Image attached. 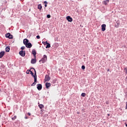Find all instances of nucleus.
<instances>
[{
  "label": "nucleus",
  "mask_w": 127,
  "mask_h": 127,
  "mask_svg": "<svg viewBox=\"0 0 127 127\" xmlns=\"http://www.w3.org/2000/svg\"><path fill=\"white\" fill-rule=\"evenodd\" d=\"M30 72L31 75H32V77H33V78H34V76H37L36 75V71H35V69L34 68H30Z\"/></svg>",
  "instance_id": "1"
},
{
  "label": "nucleus",
  "mask_w": 127,
  "mask_h": 127,
  "mask_svg": "<svg viewBox=\"0 0 127 127\" xmlns=\"http://www.w3.org/2000/svg\"><path fill=\"white\" fill-rule=\"evenodd\" d=\"M47 61V56L44 55L43 58L40 60L39 62H42V63H45Z\"/></svg>",
  "instance_id": "2"
},
{
  "label": "nucleus",
  "mask_w": 127,
  "mask_h": 127,
  "mask_svg": "<svg viewBox=\"0 0 127 127\" xmlns=\"http://www.w3.org/2000/svg\"><path fill=\"white\" fill-rule=\"evenodd\" d=\"M34 82L32 84L31 86H35L36 85V82H37V76H34Z\"/></svg>",
  "instance_id": "3"
},
{
  "label": "nucleus",
  "mask_w": 127,
  "mask_h": 127,
  "mask_svg": "<svg viewBox=\"0 0 127 127\" xmlns=\"http://www.w3.org/2000/svg\"><path fill=\"white\" fill-rule=\"evenodd\" d=\"M19 55L22 56V57H24L25 56V51L21 50L19 52Z\"/></svg>",
  "instance_id": "4"
},
{
  "label": "nucleus",
  "mask_w": 127,
  "mask_h": 127,
  "mask_svg": "<svg viewBox=\"0 0 127 127\" xmlns=\"http://www.w3.org/2000/svg\"><path fill=\"white\" fill-rule=\"evenodd\" d=\"M66 18L67 20H68V21H69V22H72V21H73V19L70 16H66Z\"/></svg>",
  "instance_id": "5"
},
{
  "label": "nucleus",
  "mask_w": 127,
  "mask_h": 127,
  "mask_svg": "<svg viewBox=\"0 0 127 127\" xmlns=\"http://www.w3.org/2000/svg\"><path fill=\"white\" fill-rule=\"evenodd\" d=\"M107 27V25H106L105 24H103L101 25V30L102 31H105L106 30V27Z\"/></svg>",
  "instance_id": "6"
},
{
  "label": "nucleus",
  "mask_w": 127,
  "mask_h": 127,
  "mask_svg": "<svg viewBox=\"0 0 127 127\" xmlns=\"http://www.w3.org/2000/svg\"><path fill=\"white\" fill-rule=\"evenodd\" d=\"M25 46L27 48H31V47H32V45L31 44V43H28L25 45Z\"/></svg>",
  "instance_id": "7"
},
{
  "label": "nucleus",
  "mask_w": 127,
  "mask_h": 127,
  "mask_svg": "<svg viewBox=\"0 0 127 127\" xmlns=\"http://www.w3.org/2000/svg\"><path fill=\"white\" fill-rule=\"evenodd\" d=\"M28 42H29V40H28V39H25L23 40V43H24V45H27V43H28Z\"/></svg>",
  "instance_id": "8"
},
{
  "label": "nucleus",
  "mask_w": 127,
  "mask_h": 127,
  "mask_svg": "<svg viewBox=\"0 0 127 127\" xmlns=\"http://www.w3.org/2000/svg\"><path fill=\"white\" fill-rule=\"evenodd\" d=\"M32 53L33 55L34 58H36V51H35V50H32Z\"/></svg>",
  "instance_id": "9"
},
{
  "label": "nucleus",
  "mask_w": 127,
  "mask_h": 127,
  "mask_svg": "<svg viewBox=\"0 0 127 127\" xmlns=\"http://www.w3.org/2000/svg\"><path fill=\"white\" fill-rule=\"evenodd\" d=\"M31 64H35L36 63V58H35V59H32L31 61Z\"/></svg>",
  "instance_id": "10"
},
{
  "label": "nucleus",
  "mask_w": 127,
  "mask_h": 127,
  "mask_svg": "<svg viewBox=\"0 0 127 127\" xmlns=\"http://www.w3.org/2000/svg\"><path fill=\"white\" fill-rule=\"evenodd\" d=\"M50 77L48 75H46L45 76V81H50Z\"/></svg>",
  "instance_id": "11"
},
{
  "label": "nucleus",
  "mask_w": 127,
  "mask_h": 127,
  "mask_svg": "<svg viewBox=\"0 0 127 127\" xmlns=\"http://www.w3.org/2000/svg\"><path fill=\"white\" fill-rule=\"evenodd\" d=\"M37 89L38 90H39V91H40V90H41V89H42V85L39 84L37 85Z\"/></svg>",
  "instance_id": "12"
},
{
  "label": "nucleus",
  "mask_w": 127,
  "mask_h": 127,
  "mask_svg": "<svg viewBox=\"0 0 127 127\" xmlns=\"http://www.w3.org/2000/svg\"><path fill=\"white\" fill-rule=\"evenodd\" d=\"M110 2V0H106L102 2L103 4H105V5H107L108 3Z\"/></svg>",
  "instance_id": "13"
},
{
  "label": "nucleus",
  "mask_w": 127,
  "mask_h": 127,
  "mask_svg": "<svg viewBox=\"0 0 127 127\" xmlns=\"http://www.w3.org/2000/svg\"><path fill=\"white\" fill-rule=\"evenodd\" d=\"M4 56V52L2 51L0 53V58H2Z\"/></svg>",
  "instance_id": "14"
},
{
  "label": "nucleus",
  "mask_w": 127,
  "mask_h": 127,
  "mask_svg": "<svg viewBox=\"0 0 127 127\" xmlns=\"http://www.w3.org/2000/svg\"><path fill=\"white\" fill-rule=\"evenodd\" d=\"M46 43L47 44L46 48H50V47H51L50 44H49V43L47 42V41L46 42Z\"/></svg>",
  "instance_id": "15"
},
{
  "label": "nucleus",
  "mask_w": 127,
  "mask_h": 127,
  "mask_svg": "<svg viewBox=\"0 0 127 127\" xmlns=\"http://www.w3.org/2000/svg\"><path fill=\"white\" fill-rule=\"evenodd\" d=\"M50 86H51V84L50 83H48V82L46 83V87L47 89H48V88H49Z\"/></svg>",
  "instance_id": "16"
},
{
  "label": "nucleus",
  "mask_w": 127,
  "mask_h": 127,
  "mask_svg": "<svg viewBox=\"0 0 127 127\" xmlns=\"http://www.w3.org/2000/svg\"><path fill=\"white\" fill-rule=\"evenodd\" d=\"M120 21H117L116 22V24H115V27H119V25H120Z\"/></svg>",
  "instance_id": "17"
},
{
  "label": "nucleus",
  "mask_w": 127,
  "mask_h": 127,
  "mask_svg": "<svg viewBox=\"0 0 127 127\" xmlns=\"http://www.w3.org/2000/svg\"><path fill=\"white\" fill-rule=\"evenodd\" d=\"M9 50H10L9 46H7V47H6L5 48V51H6V52H9Z\"/></svg>",
  "instance_id": "18"
},
{
  "label": "nucleus",
  "mask_w": 127,
  "mask_h": 127,
  "mask_svg": "<svg viewBox=\"0 0 127 127\" xmlns=\"http://www.w3.org/2000/svg\"><path fill=\"white\" fill-rule=\"evenodd\" d=\"M42 8V5H41V4H40L38 5V9H40V10H41V9Z\"/></svg>",
  "instance_id": "19"
},
{
  "label": "nucleus",
  "mask_w": 127,
  "mask_h": 127,
  "mask_svg": "<svg viewBox=\"0 0 127 127\" xmlns=\"http://www.w3.org/2000/svg\"><path fill=\"white\" fill-rule=\"evenodd\" d=\"M39 107L40 109H44V105L42 104H39Z\"/></svg>",
  "instance_id": "20"
},
{
  "label": "nucleus",
  "mask_w": 127,
  "mask_h": 127,
  "mask_svg": "<svg viewBox=\"0 0 127 127\" xmlns=\"http://www.w3.org/2000/svg\"><path fill=\"white\" fill-rule=\"evenodd\" d=\"M8 38H9V39H12V38H13V36H12V35L10 34Z\"/></svg>",
  "instance_id": "21"
},
{
  "label": "nucleus",
  "mask_w": 127,
  "mask_h": 127,
  "mask_svg": "<svg viewBox=\"0 0 127 127\" xmlns=\"http://www.w3.org/2000/svg\"><path fill=\"white\" fill-rule=\"evenodd\" d=\"M10 33H7V34H5V37H6L7 38H8V37H9Z\"/></svg>",
  "instance_id": "22"
},
{
  "label": "nucleus",
  "mask_w": 127,
  "mask_h": 127,
  "mask_svg": "<svg viewBox=\"0 0 127 127\" xmlns=\"http://www.w3.org/2000/svg\"><path fill=\"white\" fill-rule=\"evenodd\" d=\"M126 74H127V67H125L124 69Z\"/></svg>",
  "instance_id": "23"
},
{
  "label": "nucleus",
  "mask_w": 127,
  "mask_h": 127,
  "mask_svg": "<svg viewBox=\"0 0 127 127\" xmlns=\"http://www.w3.org/2000/svg\"><path fill=\"white\" fill-rule=\"evenodd\" d=\"M82 97H85L86 96V94L85 93H82L81 94Z\"/></svg>",
  "instance_id": "24"
},
{
  "label": "nucleus",
  "mask_w": 127,
  "mask_h": 127,
  "mask_svg": "<svg viewBox=\"0 0 127 127\" xmlns=\"http://www.w3.org/2000/svg\"><path fill=\"white\" fill-rule=\"evenodd\" d=\"M16 116H14V117L12 118V121H14V120H16Z\"/></svg>",
  "instance_id": "25"
},
{
  "label": "nucleus",
  "mask_w": 127,
  "mask_h": 127,
  "mask_svg": "<svg viewBox=\"0 0 127 127\" xmlns=\"http://www.w3.org/2000/svg\"><path fill=\"white\" fill-rule=\"evenodd\" d=\"M47 18H50V17H51V15H50V14H48L47 15Z\"/></svg>",
  "instance_id": "26"
},
{
  "label": "nucleus",
  "mask_w": 127,
  "mask_h": 127,
  "mask_svg": "<svg viewBox=\"0 0 127 127\" xmlns=\"http://www.w3.org/2000/svg\"><path fill=\"white\" fill-rule=\"evenodd\" d=\"M86 67H85V66L84 65H82V66H81V68L82 69V70H85V68Z\"/></svg>",
  "instance_id": "27"
},
{
  "label": "nucleus",
  "mask_w": 127,
  "mask_h": 127,
  "mask_svg": "<svg viewBox=\"0 0 127 127\" xmlns=\"http://www.w3.org/2000/svg\"><path fill=\"white\" fill-rule=\"evenodd\" d=\"M30 72V70H28H28L26 71V74H29Z\"/></svg>",
  "instance_id": "28"
},
{
  "label": "nucleus",
  "mask_w": 127,
  "mask_h": 127,
  "mask_svg": "<svg viewBox=\"0 0 127 127\" xmlns=\"http://www.w3.org/2000/svg\"><path fill=\"white\" fill-rule=\"evenodd\" d=\"M21 49L22 50H24V49H25V47H22L21 48Z\"/></svg>",
  "instance_id": "29"
},
{
  "label": "nucleus",
  "mask_w": 127,
  "mask_h": 127,
  "mask_svg": "<svg viewBox=\"0 0 127 127\" xmlns=\"http://www.w3.org/2000/svg\"><path fill=\"white\" fill-rule=\"evenodd\" d=\"M36 38H37V39H39L40 38V36L39 35H38L36 36Z\"/></svg>",
  "instance_id": "30"
},
{
  "label": "nucleus",
  "mask_w": 127,
  "mask_h": 127,
  "mask_svg": "<svg viewBox=\"0 0 127 127\" xmlns=\"http://www.w3.org/2000/svg\"><path fill=\"white\" fill-rule=\"evenodd\" d=\"M24 119H25V120H27V119H28V117H27V116H25L24 117Z\"/></svg>",
  "instance_id": "31"
},
{
  "label": "nucleus",
  "mask_w": 127,
  "mask_h": 127,
  "mask_svg": "<svg viewBox=\"0 0 127 127\" xmlns=\"http://www.w3.org/2000/svg\"><path fill=\"white\" fill-rule=\"evenodd\" d=\"M28 115L30 116H31V114H30V113H28Z\"/></svg>",
  "instance_id": "32"
},
{
  "label": "nucleus",
  "mask_w": 127,
  "mask_h": 127,
  "mask_svg": "<svg viewBox=\"0 0 127 127\" xmlns=\"http://www.w3.org/2000/svg\"><path fill=\"white\" fill-rule=\"evenodd\" d=\"M44 3H45V4H47V1H45L44 2Z\"/></svg>",
  "instance_id": "33"
},
{
  "label": "nucleus",
  "mask_w": 127,
  "mask_h": 127,
  "mask_svg": "<svg viewBox=\"0 0 127 127\" xmlns=\"http://www.w3.org/2000/svg\"><path fill=\"white\" fill-rule=\"evenodd\" d=\"M43 44H46V42H43Z\"/></svg>",
  "instance_id": "34"
},
{
  "label": "nucleus",
  "mask_w": 127,
  "mask_h": 127,
  "mask_svg": "<svg viewBox=\"0 0 127 127\" xmlns=\"http://www.w3.org/2000/svg\"><path fill=\"white\" fill-rule=\"evenodd\" d=\"M45 7H47V4H45Z\"/></svg>",
  "instance_id": "35"
},
{
  "label": "nucleus",
  "mask_w": 127,
  "mask_h": 127,
  "mask_svg": "<svg viewBox=\"0 0 127 127\" xmlns=\"http://www.w3.org/2000/svg\"><path fill=\"white\" fill-rule=\"evenodd\" d=\"M127 103H126V110H127Z\"/></svg>",
  "instance_id": "36"
},
{
  "label": "nucleus",
  "mask_w": 127,
  "mask_h": 127,
  "mask_svg": "<svg viewBox=\"0 0 127 127\" xmlns=\"http://www.w3.org/2000/svg\"><path fill=\"white\" fill-rule=\"evenodd\" d=\"M126 81H127V76L126 78Z\"/></svg>",
  "instance_id": "37"
},
{
  "label": "nucleus",
  "mask_w": 127,
  "mask_h": 127,
  "mask_svg": "<svg viewBox=\"0 0 127 127\" xmlns=\"http://www.w3.org/2000/svg\"><path fill=\"white\" fill-rule=\"evenodd\" d=\"M107 71L108 72H109L110 71V69H108Z\"/></svg>",
  "instance_id": "38"
}]
</instances>
